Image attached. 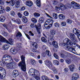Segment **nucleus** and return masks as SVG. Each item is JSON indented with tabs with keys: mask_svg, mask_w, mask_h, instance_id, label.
I'll list each match as a JSON object with an SVG mask.
<instances>
[{
	"mask_svg": "<svg viewBox=\"0 0 80 80\" xmlns=\"http://www.w3.org/2000/svg\"><path fill=\"white\" fill-rule=\"evenodd\" d=\"M73 43L69 39L66 38L63 40V44L62 46H63L65 48H67L69 52H72L73 53H75V50L72 47Z\"/></svg>",
	"mask_w": 80,
	"mask_h": 80,
	"instance_id": "nucleus-1",
	"label": "nucleus"
},
{
	"mask_svg": "<svg viewBox=\"0 0 80 80\" xmlns=\"http://www.w3.org/2000/svg\"><path fill=\"white\" fill-rule=\"evenodd\" d=\"M29 74L31 76H33L35 77L37 80H40V73L39 71L36 69H34L33 68L30 69L28 72Z\"/></svg>",
	"mask_w": 80,
	"mask_h": 80,
	"instance_id": "nucleus-2",
	"label": "nucleus"
},
{
	"mask_svg": "<svg viewBox=\"0 0 80 80\" xmlns=\"http://www.w3.org/2000/svg\"><path fill=\"white\" fill-rule=\"evenodd\" d=\"M22 62L18 64L19 67H21V68L22 71H26V64L25 61V57L23 55H22L21 57Z\"/></svg>",
	"mask_w": 80,
	"mask_h": 80,
	"instance_id": "nucleus-3",
	"label": "nucleus"
},
{
	"mask_svg": "<svg viewBox=\"0 0 80 80\" xmlns=\"http://www.w3.org/2000/svg\"><path fill=\"white\" fill-rule=\"evenodd\" d=\"M2 58H5V60H8L9 63H10L11 66H12V68L13 66L15 65V62L13 61V59L11 56L9 55H4L2 57Z\"/></svg>",
	"mask_w": 80,
	"mask_h": 80,
	"instance_id": "nucleus-4",
	"label": "nucleus"
},
{
	"mask_svg": "<svg viewBox=\"0 0 80 80\" xmlns=\"http://www.w3.org/2000/svg\"><path fill=\"white\" fill-rule=\"evenodd\" d=\"M53 36H52L49 38L48 42L50 43V45H52V44L55 48H58V43L55 41H53Z\"/></svg>",
	"mask_w": 80,
	"mask_h": 80,
	"instance_id": "nucleus-5",
	"label": "nucleus"
},
{
	"mask_svg": "<svg viewBox=\"0 0 80 80\" xmlns=\"http://www.w3.org/2000/svg\"><path fill=\"white\" fill-rule=\"evenodd\" d=\"M0 41L1 42H4V43H6L8 44H10V43L8 42L7 40L5 39V38L2 36L0 35Z\"/></svg>",
	"mask_w": 80,
	"mask_h": 80,
	"instance_id": "nucleus-6",
	"label": "nucleus"
},
{
	"mask_svg": "<svg viewBox=\"0 0 80 80\" xmlns=\"http://www.w3.org/2000/svg\"><path fill=\"white\" fill-rule=\"evenodd\" d=\"M58 7L60 8L61 10H64L67 8H68V6L67 5L63 6V4H60L59 5Z\"/></svg>",
	"mask_w": 80,
	"mask_h": 80,
	"instance_id": "nucleus-7",
	"label": "nucleus"
},
{
	"mask_svg": "<svg viewBox=\"0 0 80 80\" xmlns=\"http://www.w3.org/2000/svg\"><path fill=\"white\" fill-rule=\"evenodd\" d=\"M35 27L36 28V29L37 30V32L39 35L41 33L40 32V29H41V24H39L37 25H36Z\"/></svg>",
	"mask_w": 80,
	"mask_h": 80,
	"instance_id": "nucleus-8",
	"label": "nucleus"
},
{
	"mask_svg": "<svg viewBox=\"0 0 80 80\" xmlns=\"http://www.w3.org/2000/svg\"><path fill=\"white\" fill-rule=\"evenodd\" d=\"M45 64L48 67H52V63L50 61L46 60L44 61Z\"/></svg>",
	"mask_w": 80,
	"mask_h": 80,
	"instance_id": "nucleus-9",
	"label": "nucleus"
},
{
	"mask_svg": "<svg viewBox=\"0 0 80 80\" xmlns=\"http://www.w3.org/2000/svg\"><path fill=\"white\" fill-rule=\"evenodd\" d=\"M45 23V24H48V25H49L50 26H52L53 23V21L51 19H48L46 21Z\"/></svg>",
	"mask_w": 80,
	"mask_h": 80,
	"instance_id": "nucleus-10",
	"label": "nucleus"
},
{
	"mask_svg": "<svg viewBox=\"0 0 80 80\" xmlns=\"http://www.w3.org/2000/svg\"><path fill=\"white\" fill-rule=\"evenodd\" d=\"M12 75L14 77H16L19 75V72L17 70H14L12 72Z\"/></svg>",
	"mask_w": 80,
	"mask_h": 80,
	"instance_id": "nucleus-11",
	"label": "nucleus"
},
{
	"mask_svg": "<svg viewBox=\"0 0 80 80\" xmlns=\"http://www.w3.org/2000/svg\"><path fill=\"white\" fill-rule=\"evenodd\" d=\"M79 76L78 74L77 73H74L72 74V80H76L78 78Z\"/></svg>",
	"mask_w": 80,
	"mask_h": 80,
	"instance_id": "nucleus-12",
	"label": "nucleus"
},
{
	"mask_svg": "<svg viewBox=\"0 0 80 80\" xmlns=\"http://www.w3.org/2000/svg\"><path fill=\"white\" fill-rule=\"evenodd\" d=\"M10 52L12 54L16 55L17 53V50L14 47H12L10 49Z\"/></svg>",
	"mask_w": 80,
	"mask_h": 80,
	"instance_id": "nucleus-13",
	"label": "nucleus"
},
{
	"mask_svg": "<svg viewBox=\"0 0 80 80\" xmlns=\"http://www.w3.org/2000/svg\"><path fill=\"white\" fill-rule=\"evenodd\" d=\"M16 2L15 7L18 8L20 7V3L22 1L21 0H15Z\"/></svg>",
	"mask_w": 80,
	"mask_h": 80,
	"instance_id": "nucleus-14",
	"label": "nucleus"
},
{
	"mask_svg": "<svg viewBox=\"0 0 80 80\" xmlns=\"http://www.w3.org/2000/svg\"><path fill=\"white\" fill-rule=\"evenodd\" d=\"M69 69L71 72H73L75 70V66L73 64H71L69 66Z\"/></svg>",
	"mask_w": 80,
	"mask_h": 80,
	"instance_id": "nucleus-15",
	"label": "nucleus"
},
{
	"mask_svg": "<svg viewBox=\"0 0 80 80\" xmlns=\"http://www.w3.org/2000/svg\"><path fill=\"white\" fill-rule=\"evenodd\" d=\"M26 4L27 6H28V7H31V6H32V5H33V2L31 1H27L26 2Z\"/></svg>",
	"mask_w": 80,
	"mask_h": 80,
	"instance_id": "nucleus-16",
	"label": "nucleus"
},
{
	"mask_svg": "<svg viewBox=\"0 0 80 80\" xmlns=\"http://www.w3.org/2000/svg\"><path fill=\"white\" fill-rule=\"evenodd\" d=\"M77 3L75 2L74 1H72L71 2L70 5L73 8H75V7Z\"/></svg>",
	"mask_w": 80,
	"mask_h": 80,
	"instance_id": "nucleus-17",
	"label": "nucleus"
},
{
	"mask_svg": "<svg viewBox=\"0 0 80 80\" xmlns=\"http://www.w3.org/2000/svg\"><path fill=\"white\" fill-rule=\"evenodd\" d=\"M5 10V9L2 6H0V14L4 13Z\"/></svg>",
	"mask_w": 80,
	"mask_h": 80,
	"instance_id": "nucleus-18",
	"label": "nucleus"
},
{
	"mask_svg": "<svg viewBox=\"0 0 80 80\" xmlns=\"http://www.w3.org/2000/svg\"><path fill=\"white\" fill-rule=\"evenodd\" d=\"M12 22H16V23H17L18 24H20V23H21V21L19 19H18L16 20H15V19L12 18Z\"/></svg>",
	"mask_w": 80,
	"mask_h": 80,
	"instance_id": "nucleus-19",
	"label": "nucleus"
},
{
	"mask_svg": "<svg viewBox=\"0 0 80 80\" xmlns=\"http://www.w3.org/2000/svg\"><path fill=\"white\" fill-rule=\"evenodd\" d=\"M5 17L4 16H0V21L1 22H3L5 20Z\"/></svg>",
	"mask_w": 80,
	"mask_h": 80,
	"instance_id": "nucleus-20",
	"label": "nucleus"
},
{
	"mask_svg": "<svg viewBox=\"0 0 80 80\" xmlns=\"http://www.w3.org/2000/svg\"><path fill=\"white\" fill-rule=\"evenodd\" d=\"M22 20L24 23H27V21H28V20L27 19V18L25 17V16L23 17L22 18Z\"/></svg>",
	"mask_w": 80,
	"mask_h": 80,
	"instance_id": "nucleus-21",
	"label": "nucleus"
},
{
	"mask_svg": "<svg viewBox=\"0 0 80 80\" xmlns=\"http://www.w3.org/2000/svg\"><path fill=\"white\" fill-rule=\"evenodd\" d=\"M9 47L10 46L8 44H5L2 47V48L4 50H8Z\"/></svg>",
	"mask_w": 80,
	"mask_h": 80,
	"instance_id": "nucleus-22",
	"label": "nucleus"
},
{
	"mask_svg": "<svg viewBox=\"0 0 80 80\" xmlns=\"http://www.w3.org/2000/svg\"><path fill=\"white\" fill-rule=\"evenodd\" d=\"M60 57L63 58V59H67V58H68V56H67L66 55H64L63 54H61L60 55Z\"/></svg>",
	"mask_w": 80,
	"mask_h": 80,
	"instance_id": "nucleus-23",
	"label": "nucleus"
},
{
	"mask_svg": "<svg viewBox=\"0 0 80 80\" xmlns=\"http://www.w3.org/2000/svg\"><path fill=\"white\" fill-rule=\"evenodd\" d=\"M5 77V74L0 73V79H3Z\"/></svg>",
	"mask_w": 80,
	"mask_h": 80,
	"instance_id": "nucleus-24",
	"label": "nucleus"
},
{
	"mask_svg": "<svg viewBox=\"0 0 80 80\" xmlns=\"http://www.w3.org/2000/svg\"><path fill=\"white\" fill-rule=\"evenodd\" d=\"M6 67H7V68H8V69L13 68V66H12L10 63H8L6 65Z\"/></svg>",
	"mask_w": 80,
	"mask_h": 80,
	"instance_id": "nucleus-25",
	"label": "nucleus"
},
{
	"mask_svg": "<svg viewBox=\"0 0 80 80\" xmlns=\"http://www.w3.org/2000/svg\"><path fill=\"white\" fill-rule=\"evenodd\" d=\"M5 69L0 67V73L5 74Z\"/></svg>",
	"mask_w": 80,
	"mask_h": 80,
	"instance_id": "nucleus-26",
	"label": "nucleus"
},
{
	"mask_svg": "<svg viewBox=\"0 0 80 80\" xmlns=\"http://www.w3.org/2000/svg\"><path fill=\"white\" fill-rule=\"evenodd\" d=\"M68 58L67 59H65L66 60V62L67 63V64H70L71 63V61H70V57H68Z\"/></svg>",
	"mask_w": 80,
	"mask_h": 80,
	"instance_id": "nucleus-27",
	"label": "nucleus"
},
{
	"mask_svg": "<svg viewBox=\"0 0 80 80\" xmlns=\"http://www.w3.org/2000/svg\"><path fill=\"white\" fill-rule=\"evenodd\" d=\"M51 34L52 36L55 35L56 33V31L54 29H52L50 31Z\"/></svg>",
	"mask_w": 80,
	"mask_h": 80,
	"instance_id": "nucleus-28",
	"label": "nucleus"
},
{
	"mask_svg": "<svg viewBox=\"0 0 80 80\" xmlns=\"http://www.w3.org/2000/svg\"><path fill=\"white\" fill-rule=\"evenodd\" d=\"M58 18L60 19H62L65 18V17L62 14H60L59 15Z\"/></svg>",
	"mask_w": 80,
	"mask_h": 80,
	"instance_id": "nucleus-29",
	"label": "nucleus"
},
{
	"mask_svg": "<svg viewBox=\"0 0 80 80\" xmlns=\"http://www.w3.org/2000/svg\"><path fill=\"white\" fill-rule=\"evenodd\" d=\"M36 4L39 7H40L41 4L40 3V0H37L36 1Z\"/></svg>",
	"mask_w": 80,
	"mask_h": 80,
	"instance_id": "nucleus-30",
	"label": "nucleus"
},
{
	"mask_svg": "<svg viewBox=\"0 0 80 80\" xmlns=\"http://www.w3.org/2000/svg\"><path fill=\"white\" fill-rule=\"evenodd\" d=\"M69 35L71 39H72L73 38H74L75 37V34H72L71 33H70Z\"/></svg>",
	"mask_w": 80,
	"mask_h": 80,
	"instance_id": "nucleus-31",
	"label": "nucleus"
},
{
	"mask_svg": "<svg viewBox=\"0 0 80 80\" xmlns=\"http://www.w3.org/2000/svg\"><path fill=\"white\" fill-rule=\"evenodd\" d=\"M2 35L4 36V37H7L8 36V34L7 33L3 31H2Z\"/></svg>",
	"mask_w": 80,
	"mask_h": 80,
	"instance_id": "nucleus-32",
	"label": "nucleus"
},
{
	"mask_svg": "<svg viewBox=\"0 0 80 80\" xmlns=\"http://www.w3.org/2000/svg\"><path fill=\"white\" fill-rule=\"evenodd\" d=\"M46 53L48 57H50V56H51V55H52L51 54V52H50V51L48 50H47L46 51Z\"/></svg>",
	"mask_w": 80,
	"mask_h": 80,
	"instance_id": "nucleus-33",
	"label": "nucleus"
},
{
	"mask_svg": "<svg viewBox=\"0 0 80 80\" xmlns=\"http://www.w3.org/2000/svg\"><path fill=\"white\" fill-rule=\"evenodd\" d=\"M53 63L54 65H59V62L57 60H54L53 61Z\"/></svg>",
	"mask_w": 80,
	"mask_h": 80,
	"instance_id": "nucleus-34",
	"label": "nucleus"
},
{
	"mask_svg": "<svg viewBox=\"0 0 80 80\" xmlns=\"http://www.w3.org/2000/svg\"><path fill=\"white\" fill-rule=\"evenodd\" d=\"M6 62L3 60L0 62L1 65H2V67H4L5 65H6Z\"/></svg>",
	"mask_w": 80,
	"mask_h": 80,
	"instance_id": "nucleus-35",
	"label": "nucleus"
},
{
	"mask_svg": "<svg viewBox=\"0 0 80 80\" xmlns=\"http://www.w3.org/2000/svg\"><path fill=\"white\" fill-rule=\"evenodd\" d=\"M33 15L35 18H37V17H40V14L37 12L34 13H33Z\"/></svg>",
	"mask_w": 80,
	"mask_h": 80,
	"instance_id": "nucleus-36",
	"label": "nucleus"
},
{
	"mask_svg": "<svg viewBox=\"0 0 80 80\" xmlns=\"http://www.w3.org/2000/svg\"><path fill=\"white\" fill-rule=\"evenodd\" d=\"M41 78L42 80H49V79L47 77L42 76L41 77Z\"/></svg>",
	"mask_w": 80,
	"mask_h": 80,
	"instance_id": "nucleus-37",
	"label": "nucleus"
},
{
	"mask_svg": "<svg viewBox=\"0 0 80 80\" xmlns=\"http://www.w3.org/2000/svg\"><path fill=\"white\" fill-rule=\"evenodd\" d=\"M43 21H44V18L43 17L41 18L39 20V23H43Z\"/></svg>",
	"mask_w": 80,
	"mask_h": 80,
	"instance_id": "nucleus-38",
	"label": "nucleus"
},
{
	"mask_svg": "<svg viewBox=\"0 0 80 80\" xmlns=\"http://www.w3.org/2000/svg\"><path fill=\"white\" fill-rule=\"evenodd\" d=\"M15 1L14 0H12L10 1V4L11 5H12V6L15 5Z\"/></svg>",
	"mask_w": 80,
	"mask_h": 80,
	"instance_id": "nucleus-39",
	"label": "nucleus"
},
{
	"mask_svg": "<svg viewBox=\"0 0 80 80\" xmlns=\"http://www.w3.org/2000/svg\"><path fill=\"white\" fill-rule=\"evenodd\" d=\"M74 9H80V5L77 3Z\"/></svg>",
	"mask_w": 80,
	"mask_h": 80,
	"instance_id": "nucleus-40",
	"label": "nucleus"
},
{
	"mask_svg": "<svg viewBox=\"0 0 80 80\" xmlns=\"http://www.w3.org/2000/svg\"><path fill=\"white\" fill-rule=\"evenodd\" d=\"M66 22L68 24H71V23H72V21L69 19H68L67 20Z\"/></svg>",
	"mask_w": 80,
	"mask_h": 80,
	"instance_id": "nucleus-41",
	"label": "nucleus"
},
{
	"mask_svg": "<svg viewBox=\"0 0 80 80\" xmlns=\"http://www.w3.org/2000/svg\"><path fill=\"white\" fill-rule=\"evenodd\" d=\"M32 46L34 47H35L36 48H38V45H37V43L34 42L32 44Z\"/></svg>",
	"mask_w": 80,
	"mask_h": 80,
	"instance_id": "nucleus-42",
	"label": "nucleus"
},
{
	"mask_svg": "<svg viewBox=\"0 0 80 80\" xmlns=\"http://www.w3.org/2000/svg\"><path fill=\"white\" fill-rule=\"evenodd\" d=\"M61 25L63 27H65L66 26V25H67V23L65 21L62 22H61Z\"/></svg>",
	"mask_w": 80,
	"mask_h": 80,
	"instance_id": "nucleus-43",
	"label": "nucleus"
},
{
	"mask_svg": "<svg viewBox=\"0 0 80 80\" xmlns=\"http://www.w3.org/2000/svg\"><path fill=\"white\" fill-rule=\"evenodd\" d=\"M48 24H45V25L44 27L45 28H47V29H49L50 28V26H49L48 25Z\"/></svg>",
	"mask_w": 80,
	"mask_h": 80,
	"instance_id": "nucleus-44",
	"label": "nucleus"
},
{
	"mask_svg": "<svg viewBox=\"0 0 80 80\" xmlns=\"http://www.w3.org/2000/svg\"><path fill=\"white\" fill-rule=\"evenodd\" d=\"M16 46H17L18 48H22V45L20 43H17L16 44Z\"/></svg>",
	"mask_w": 80,
	"mask_h": 80,
	"instance_id": "nucleus-45",
	"label": "nucleus"
},
{
	"mask_svg": "<svg viewBox=\"0 0 80 80\" xmlns=\"http://www.w3.org/2000/svg\"><path fill=\"white\" fill-rule=\"evenodd\" d=\"M31 64H32V65H35V64L36 63V62H35V60H33V59H32L31 60Z\"/></svg>",
	"mask_w": 80,
	"mask_h": 80,
	"instance_id": "nucleus-46",
	"label": "nucleus"
},
{
	"mask_svg": "<svg viewBox=\"0 0 80 80\" xmlns=\"http://www.w3.org/2000/svg\"><path fill=\"white\" fill-rule=\"evenodd\" d=\"M31 21L32 22H34V23H35L37 22V19L35 18H32V19H31Z\"/></svg>",
	"mask_w": 80,
	"mask_h": 80,
	"instance_id": "nucleus-47",
	"label": "nucleus"
},
{
	"mask_svg": "<svg viewBox=\"0 0 80 80\" xmlns=\"http://www.w3.org/2000/svg\"><path fill=\"white\" fill-rule=\"evenodd\" d=\"M41 40L43 42H47V40L46 39V38H45L44 37H42L41 38Z\"/></svg>",
	"mask_w": 80,
	"mask_h": 80,
	"instance_id": "nucleus-48",
	"label": "nucleus"
},
{
	"mask_svg": "<svg viewBox=\"0 0 80 80\" xmlns=\"http://www.w3.org/2000/svg\"><path fill=\"white\" fill-rule=\"evenodd\" d=\"M53 17L55 19H57V18H58V16H57V14L55 13H53Z\"/></svg>",
	"mask_w": 80,
	"mask_h": 80,
	"instance_id": "nucleus-49",
	"label": "nucleus"
},
{
	"mask_svg": "<svg viewBox=\"0 0 80 80\" xmlns=\"http://www.w3.org/2000/svg\"><path fill=\"white\" fill-rule=\"evenodd\" d=\"M22 33L20 32H18L17 33L16 37H22Z\"/></svg>",
	"mask_w": 80,
	"mask_h": 80,
	"instance_id": "nucleus-50",
	"label": "nucleus"
},
{
	"mask_svg": "<svg viewBox=\"0 0 80 80\" xmlns=\"http://www.w3.org/2000/svg\"><path fill=\"white\" fill-rule=\"evenodd\" d=\"M10 15L11 16H14L15 15V12L13 11H12L10 12Z\"/></svg>",
	"mask_w": 80,
	"mask_h": 80,
	"instance_id": "nucleus-51",
	"label": "nucleus"
},
{
	"mask_svg": "<svg viewBox=\"0 0 80 80\" xmlns=\"http://www.w3.org/2000/svg\"><path fill=\"white\" fill-rule=\"evenodd\" d=\"M5 10L6 12H10L11 10V9H10V8L9 7H7L6 8Z\"/></svg>",
	"mask_w": 80,
	"mask_h": 80,
	"instance_id": "nucleus-52",
	"label": "nucleus"
},
{
	"mask_svg": "<svg viewBox=\"0 0 80 80\" xmlns=\"http://www.w3.org/2000/svg\"><path fill=\"white\" fill-rule=\"evenodd\" d=\"M54 26L55 27H59L60 24L58 22H56L54 23Z\"/></svg>",
	"mask_w": 80,
	"mask_h": 80,
	"instance_id": "nucleus-53",
	"label": "nucleus"
},
{
	"mask_svg": "<svg viewBox=\"0 0 80 80\" xmlns=\"http://www.w3.org/2000/svg\"><path fill=\"white\" fill-rule=\"evenodd\" d=\"M53 56L56 58V59H58V56L57 55V53H54Z\"/></svg>",
	"mask_w": 80,
	"mask_h": 80,
	"instance_id": "nucleus-54",
	"label": "nucleus"
},
{
	"mask_svg": "<svg viewBox=\"0 0 80 80\" xmlns=\"http://www.w3.org/2000/svg\"><path fill=\"white\" fill-rule=\"evenodd\" d=\"M68 68H65L64 69V72H65V73H67V72H68Z\"/></svg>",
	"mask_w": 80,
	"mask_h": 80,
	"instance_id": "nucleus-55",
	"label": "nucleus"
},
{
	"mask_svg": "<svg viewBox=\"0 0 80 80\" xmlns=\"http://www.w3.org/2000/svg\"><path fill=\"white\" fill-rule=\"evenodd\" d=\"M5 4V2L3 0H1L0 2V5L3 6Z\"/></svg>",
	"mask_w": 80,
	"mask_h": 80,
	"instance_id": "nucleus-56",
	"label": "nucleus"
},
{
	"mask_svg": "<svg viewBox=\"0 0 80 80\" xmlns=\"http://www.w3.org/2000/svg\"><path fill=\"white\" fill-rule=\"evenodd\" d=\"M18 16L19 18H22V14L20 12L18 13Z\"/></svg>",
	"mask_w": 80,
	"mask_h": 80,
	"instance_id": "nucleus-57",
	"label": "nucleus"
},
{
	"mask_svg": "<svg viewBox=\"0 0 80 80\" xmlns=\"http://www.w3.org/2000/svg\"><path fill=\"white\" fill-rule=\"evenodd\" d=\"M23 14L24 16H28V12L27 11H25L24 12Z\"/></svg>",
	"mask_w": 80,
	"mask_h": 80,
	"instance_id": "nucleus-58",
	"label": "nucleus"
},
{
	"mask_svg": "<svg viewBox=\"0 0 80 80\" xmlns=\"http://www.w3.org/2000/svg\"><path fill=\"white\" fill-rule=\"evenodd\" d=\"M52 4L53 5H57V4H58V1H52Z\"/></svg>",
	"mask_w": 80,
	"mask_h": 80,
	"instance_id": "nucleus-59",
	"label": "nucleus"
},
{
	"mask_svg": "<svg viewBox=\"0 0 80 80\" xmlns=\"http://www.w3.org/2000/svg\"><path fill=\"white\" fill-rule=\"evenodd\" d=\"M53 72H54V73H57V72H58V71H57V69L55 68H53Z\"/></svg>",
	"mask_w": 80,
	"mask_h": 80,
	"instance_id": "nucleus-60",
	"label": "nucleus"
},
{
	"mask_svg": "<svg viewBox=\"0 0 80 80\" xmlns=\"http://www.w3.org/2000/svg\"><path fill=\"white\" fill-rule=\"evenodd\" d=\"M8 40H9V42H10V43H12V44H13V41L12 40V39L10 38L8 39Z\"/></svg>",
	"mask_w": 80,
	"mask_h": 80,
	"instance_id": "nucleus-61",
	"label": "nucleus"
},
{
	"mask_svg": "<svg viewBox=\"0 0 80 80\" xmlns=\"http://www.w3.org/2000/svg\"><path fill=\"white\" fill-rule=\"evenodd\" d=\"M29 33V35L32 36V37H33V36H34V34H33V33L32 32V31H30Z\"/></svg>",
	"mask_w": 80,
	"mask_h": 80,
	"instance_id": "nucleus-62",
	"label": "nucleus"
},
{
	"mask_svg": "<svg viewBox=\"0 0 80 80\" xmlns=\"http://www.w3.org/2000/svg\"><path fill=\"white\" fill-rule=\"evenodd\" d=\"M25 35L26 37H27V38H28L29 40H30V36L27 34H25Z\"/></svg>",
	"mask_w": 80,
	"mask_h": 80,
	"instance_id": "nucleus-63",
	"label": "nucleus"
},
{
	"mask_svg": "<svg viewBox=\"0 0 80 80\" xmlns=\"http://www.w3.org/2000/svg\"><path fill=\"white\" fill-rule=\"evenodd\" d=\"M42 48L43 49V50H45V49L47 48L45 46L43 45L42 46Z\"/></svg>",
	"mask_w": 80,
	"mask_h": 80,
	"instance_id": "nucleus-64",
	"label": "nucleus"
}]
</instances>
